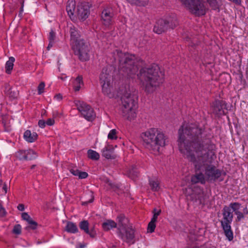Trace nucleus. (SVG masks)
<instances>
[{
	"label": "nucleus",
	"instance_id": "nucleus-27",
	"mask_svg": "<svg viewBox=\"0 0 248 248\" xmlns=\"http://www.w3.org/2000/svg\"><path fill=\"white\" fill-rule=\"evenodd\" d=\"M113 149L110 146H106L102 151V155L107 159L112 158Z\"/></svg>",
	"mask_w": 248,
	"mask_h": 248
},
{
	"label": "nucleus",
	"instance_id": "nucleus-3",
	"mask_svg": "<svg viewBox=\"0 0 248 248\" xmlns=\"http://www.w3.org/2000/svg\"><path fill=\"white\" fill-rule=\"evenodd\" d=\"M142 145L152 153L159 152L161 147H164L168 141V137L159 128H150L142 132L140 135Z\"/></svg>",
	"mask_w": 248,
	"mask_h": 248
},
{
	"label": "nucleus",
	"instance_id": "nucleus-44",
	"mask_svg": "<svg viewBox=\"0 0 248 248\" xmlns=\"http://www.w3.org/2000/svg\"><path fill=\"white\" fill-rule=\"evenodd\" d=\"M46 124L48 125H53L55 123V121L53 119L49 118L47 120V121L46 122Z\"/></svg>",
	"mask_w": 248,
	"mask_h": 248
},
{
	"label": "nucleus",
	"instance_id": "nucleus-17",
	"mask_svg": "<svg viewBox=\"0 0 248 248\" xmlns=\"http://www.w3.org/2000/svg\"><path fill=\"white\" fill-rule=\"evenodd\" d=\"M79 227L80 230L83 231L85 233L89 235L92 238H95L96 235V232L94 227L89 229V223L87 220H82L79 223Z\"/></svg>",
	"mask_w": 248,
	"mask_h": 248
},
{
	"label": "nucleus",
	"instance_id": "nucleus-11",
	"mask_svg": "<svg viewBox=\"0 0 248 248\" xmlns=\"http://www.w3.org/2000/svg\"><path fill=\"white\" fill-rule=\"evenodd\" d=\"M114 62H129L137 60V57L128 53H123L121 50L116 49L112 53Z\"/></svg>",
	"mask_w": 248,
	"mask_h": 248
},
{
	"label": "nucleus",
	"instance_id": "nucleus-33",
	"mask_svg": "<svg viewBox=\"0 0 248 248\" xmlns=\"http://www.w3.org/2000/svg\"><path fill=\"white\" fill-rule=\"evenodd\" d=\"M212 10H216L219 9V4L217 0H206Z\"/></svg>",
	"mask_w": 248,
	"mask_h": 248
},
{
	"label": "nucleus",
	"instance_id": "nucleus-32",
	"mask_svg": "<svg viewBox=\"0 0 248 248\" xmlns=\"http://www.w3.org/2000/svg\"><path fill=\"white\" fill-rule=\"evenodd\" d=\"M35 153L32 150L26 151L25 160H31L35 158Z\"/></svg>",
	"mask_w": 248,
	"mask_h": 248
},
{
	"label": "nucleus",
	"instance_id": "nucleus-20",
	"mask_svg": "<svg viewBox=\"0 0 248 248\" xmlns=\"http://www.w3.org/2000/svg\"><path fill=\"white\" fill-rule=\"evenodd\" d=\"M118 223L119 225L118 230L120 231L121 229L127 228L128 220L126 218L124 214H120L117 217Z\"/></svg>",
	"mask_w": 248,
	"mask_h": 248
},
{
	"label": "nucleus",
	"instance_id": "nucleus-31",
	"mask_svg": "<svg viewBox=\"0 0 248 248\" xmlns=\"http://www.w3.org/2000/svg\"><path fill=\"white\" fill-rule=\"evenodd\" d=\"M149 185L151 189L154 191H157L160 188L159 183L157 180H150Z\"/></svg>",
	"mask_w": 248,
	"mask_h": 248
},
{
	"label": "nucleus",
	"instance_id": "nucleus-35",
	"mask_svg": "<svg viewBox=\"0 0 248 248\" xmlns=\"http://www.w3.org/2000/svg\"><path fill=\"white\" fill-rule=\"evenodd\" d=\"M116 134L117 131L116 129H113L111 130L108 134V139L110 140H116L117 138Z\"/></svg>",
	"mask_w": 248,
	"mask_h": 248
},
{
	"label": "nucleus",
	"instance_id": "nucleus-39",
	"mask_svg": "<svg viewBox=\"0 0 248 248\" xmlns=\"http://www.w3.org/2000/svg\"><path fill=\"white\" fill-rule=\"evenodd\" d=\"M139 173L134 169L130 170L128 172L129 177L132 179H135L138 176Z\"/></svg>",
	"mask_w": 248,
	"mask_h": 248
},
{
	"label": "nucleus",
	"instance_id": "nucleus-24",
	"mask_svg": "<svg viewBox=\"0 0 248 248\" xmlns=\"http://www.w3.org/2000/svg\"><path fill=\"white\" fill-rule=\"evenodd\" d=\"M102 227L105 231H108L117 227V223L112 220H108L102 224Z\"/></svg>",
	"mask_w": 248,
	"mask_h": 248
},
{
	"label": "nucleus",
	"instance_id": "nucleus-54",
	"mask_svg": "<svg viewBox=\"0 0 248 248\" xmlns=\"http://www.w3.org/2000/svg\"><path fill=\"white\" fill-rule=\"evenodd\" d=\"M20 3L21 5V8H20V12H22L23 10V7H24V0H20Z\"/></svg>",
	"mask_w": 248,
	"mask_h": 248
},
{
	"label": "nucleus",
	"instance_id": "nucleus-9",
	"mask_svg": "<svg viewBox=\"0 0 248 248\" xmlns=\"http://www.w3.org/2000/svg\"><path fill=\"white\" fill-rule=\"evenodd\" d=\"M74 103L77 109L84 118L89 121L94 120L95 117V113L90 105L79 100H75Z\"/></svg>",
	"mask_w": 248,
	"mask_h": 248
},
{
	"label": "nucleus",
	"instance_id": "nucleus-25",
	"mask_svg": "<svg viewBox=\"0 0 248 248\" xmlns=\"http://www.w3.org/2000/svg\"><path fill=\"white\" fill-rule=\"evenodd\" d=\"M81 85H83V78L82 76H78L73 82V89L75 92L79 91Z\"/></svg>",
	"mask_w": 248,
	"mask_h": 248
},
{
	"label": "nucleus",
	"instance_id": "nucleus-16",
	"mask_svg": "<svg viewBox=\"0 0 248 248\" xmlns=\"http://www.w3.org/2000/svg\"><path fill=\"white\" fill-rule=\"evenodd\" d=\"M191 200L195 202H199L200 204L205 205L206 195L200 188H195L190 195Z\"/></svg>",
	"mask_w": 248,
	"mask_h": 248
},
{
	"label": "nucleus",
	"instance_id": "nucleus-23",
	"mask_svg": "<svg viewBox=\"0 0 248 248\" xmlns=\"http://www.w3.org/2000/svg\"><path fill=\"white\" fill-rule=\"evenodd\" d=\"M64 231L71 233H76L78 232V229L76 224L69 221L66 222Z\"/></svg>",
	"mask_w": 248,
	"mask_h": 248
},
{
	"label": "nucleus",
	"instance_id": "nucleus-50",
	"mask_svg": "<svg viewBox=\"0 0 248 248\" xmlns=\"http://www.w3.org/2000/svg\"><path fill=\"white\" fill-rule=\"evenodd\" d=\"M230 1H231L236 4L239 5L241 4V0H228Z\"/></svg>",
	"mask_w": 248,
	"mask_h": 248
},
{
	"label": "nucleus",
	"instance_id": "nucleus-26",
	"mask_svg": "<svg viewBox=\"0 0 248 248\" xmlns=\"http://www.w3.org/2000/svg\"><path fill=\"white\" fill-rule=\"evenodd\" d=\"M4 93L9 97L15 98L16 97V93L12 91V87L9 84L6 83L4 84Z\"/></svg>",
	"mask_w": 248,
	"mask_h": 248
},
{
	"label": "nucleus",
	"instance_id": "nucleus-52",
	"mask_svg": "<svg viewBox=\"0 0 248 248\" xmlns=\"http://www.w3.org/2000/svg\"><path fill=\"white\" fill-rule=\"evenodd\" d=\"M2 189L4 191L5 193L7 192L8 187L7 185L5 183H4L3 185Z\"/></svg>",
	"mask_w": 248,
	"mask_h": 248
},
{
	"label": "nucleus",
	"instance_id": "nucleus-45",
	"mask_svg": "<svg viewBox=\"0 0 248 248\" xmlns=\"http://www.w3.org/2000/svg\"><path fill=\"white\" fill-rule=\"evenodd\" d=\"M46 123L43 120H40L38 122V125L41 128H44L46 126Z\"/></svg>",
	"mask_w": 248,
	"mask_h": 248
},
{
	"label": "nucleus",
	"instance_id": "nucleus-37",
	"mask_svg": "<svg viewBox=\"0 0 248 248\" xmlns=\"http://www.w3.org/2000/svg\"><path fill=\"white\" fill-rule=\"evenodd\" d=\"M155 227H156L155 223L150 221L148 225V227H147L148 232H149L150 233H152V232H154Z\"/></svg>",
	"mask_w": 248,
	"mask_h": 248
},
{
	"label": "nucleus",
	"instance_id": "nucleus-34",
	"mask_svg": "<svg viewBox=\"0 0 248 248\" xmlns=\"http://www.w3.org/2000/svg\"><path fill=\"white\" fill-rule=\"evenodd\" d=\"M26 150H19L16 153V157L20 160H25Z\"/></svg>",
	"mask_w": 248,
	"mask_h": 248
},
{
	"label": "nucleus",
	"instance_id": "nucleus-36",
	"mask_svg": "<svg viewBox=\"0 0 248 248\" xmlns=\"http://www.w3.org/2000/svg\"><path fill=\"white\" fill-rule=\"evenodd\" d=\"M13 67L14 63H6L5 72L8 74H10L13 69Z\"/></svg>",
	"mask_w": 248,
	"mask_h": 248
},
{
	"label": "nucleus",
	"instance_id": "nucleus-38",
	"mask_svg": "<svg viewBox=\"0 0 248 248\" xmlns=\"http://www.w3.org/2000/svg\"><path fill=\"white\" fill-rule=\"evenodd\" d=\"M13 232L16 234H20L21 233V226L20 224L15 225L13 230Z\"/></svg>",
	"mask_w": 248,
	"mask_h": 248
},
{
	"label": "nucleus",
	"instance_id": "nucleus-42",
	"mask_svg": "<svg viewBox=\"0 0 248 248\" xmlns=\"http://www.w3.org/2000/svg\"><path fill=\"white\" fill-rule=\"evenodd\" d=\"M6 215L7 212L6 211L5 208L3 207L2 204L0 203V217H5L6 216Z\"/></svg>",
	"mask_w": 248,
	"mask_h": 248
},
{
	"label": "nucleus",
	"instance_id": "nucleus-19",
	"mask_svg": "<svg viewBox=\"0 0 248 248\" xmlns=\"http://www.w3.org/2000/svg\"><path fill=\"white\" fill-rule=\"evenodd\" d=\"M120 66L123 67H126L125 72L127 73V75L131 78H132L133 75H135L138 71V67L137 65L134 64V63H121Z\"/></svg>",
	"mask_w": 248,
	"mask_h": 248
},
{
	"label": "nucleus",
	"instance_id": "nucleus-4",
	"mask_svg": "<svg viewBox=\"0 0 248 248\" xmlns=\"http://www.w3.org/2000/svg\"><path fill=\"white\" fill-rule=\"evenodd\" d=\"M70 43L75 54L78 56L81 61L89 60V46L83 39H80V35L78 29L73 25L69 27Z\"/></svg>",
	"mask_w": 248,
	"mask_h": 248
},
{
	"label": "nucleus",
	"instance_id": "nucleus-46",
	"mask_svg": "<svg viewBox=\"0 0 248 248\" xmlns=\"http://www.w3.org/2000/svg\"><path fill=\"white\" fill-rule=\"evenodd\" d=\"M79 170L78 169L74 170L73 169L70 170V172L75 176H78L79 173Z\"/></svg>",
	"mask_w": 248,
	"mask_h": 248
},
{
	"label": "nucleus",
	"instance_id": "nucleus-21",
	"mask_svg": "<svg viewBox=\"0 0 248 248\" xmlns=\"http://www.w3.org/2000/svg\"><path fill=\"white\" fill-rule=\"evenodd\" d=\"M25 140L29 142L35 141L38 138V135L36 132L31 133L29 130H26L24 134Z\"/></svg>",
	"mask_w": 248,
	"mask_h": 248
},
{
	"label": "nucleus",
	"instance_id": "nucleus-43",
	"mask_svg": "<svg viewBox=\"0 0 248 248\" xmlns=\"http://www.w3.org/2000/svg\"><path fill=\"white\" fill-rule=\"evenodd\" d=\"M88 176V173L85 171H79L78 173V177L80 179H85Z\"/></svg>",
	"mask_w": 248,
	"mask_h": 248
},
{
	"label": "nucleus",
	"instance_id": "nucleus-48",
	"mask_svg": "<svg viewBox=\"0 0 248 248\" xmlns=\"http://www.w3.org/2000/svg\"><path fill=\"white\" fill-rule=\"evenodd\" d=\"M18 210L22 211L24 210V205L23 204H19L17 206Z\"/></svg>",
	"mask_w": 248,
	"mask_h": 248
},
{
	"label": "nucleus",
	"instance_id": "nucleus-41",
	"mask_svg": "<svg viewBox=\"0 0 248 248\" xmlns=\"http://www.w3.org/2000/svg\"><path fill=\"white\" fill-rule=\"evenodd\" d=\"M37 226L38 223L36 221H33L26 227V229L28 230L29 229H31V230H35L37 228Z\"/></svg>",
	"mask_w": 248,
	"mask_h": 248
},
{
	"label": "nucleus",
	"instance_id": "nucleus-29",
	"mask_svg": "<svg viewBox=\"0 0 248 248\" xmlns=\"http://www.w3.org/2000/svg\"><path fill=\"white\" fill-rule=\"evenodd\" d=\"M55 37L56 35L55 32L53 30H51V31L49 32V35L48 37L49 44L47 47V50H49L50 48L53 46L55 42Z\"/></svg>",
	"mask_w": 248,
	"mask_h": 248
},
{
	"label": "nucleus",
	"instance_id": "nucleus-12",
	"mask_svg": "<svg viewBox=\"0 0 248 248\" xmlns=\"http://www.w3.org/2000/svg\"><path fill=\"white\" fill-rule=\"evenodd\" d=\"M134 230L132 226L121 229L119 231L120 236L125 242L129 244H133L135 242Z\"/></svg>",
	"mask_w": 248,
	"mask_h": 248
},
{
	"label": "nucleus",
	"instance_id": "nucleus-22",
	"mask_svg": "<svg viewBox=\"0 0 248 248\" xmlns=\"http://www.w3.org/2000/svg\"><path fill=\"white\" fill-rule=\"evenodd\" d=\"M191 182L192 184L200 183L202 184H204L205 179L204 174L202 172H200L192 176Z\"/></svg>",
	"mask_w": 248,
	"mask_h": 248
},
{
	"label": "nucleus",
	"instance_id": "nucleus-14",
	"mask_svg": "<svg viewBox=\"0 0 248 248\" xmlns=\"http://www.w3.org/2000/svg\"><path fill=\"white\" fill-rule=\"evenodd\" d=\"M114 13L111 7H107L102 12L101 17L102 24L106 27H108L113 23Z\"/></svg>",
	"mask_w": 248,
	"mask_h": 248
},
{
	"label": "nucleus",
	"instance_id": "nucleus-59",
	"mask_svg": "<svg viewBox=\"0 0 248 248\" xmlns=\"http://www.w3.org/2000/svg\"><path fill=\"white\" fill-rule=\"evenodd\" d=\"M2 183V181L1 179H0V185H1Z\"/></svg>",
	"mask_w": 248,
	"mask_h": 248
},
{
	"label": "nucleus",
	"instance_id": "nucleus-8",
	"mask_svg": "<svg viewBox=\"0 0 248 248\" xmlns=\"http://www.w3.org/2000/svg\"><path fill=\"white\" fill-rule=\"evenodd\" d=\"M178 25L176 15L171 14L164 18L159 19L154 27V31L157 34H161L168 30L173 29Z\"/></svg>",
	"mask_w": 248,
	"mask_h": 248
},
{
	"label": "nucleus",
	"instance_id": "nucleus-10",
	"mask_svg": "<svg viewBox=\"0 0 248 248\" xmlns=\"http://www.w3.org/2000/svg\"><path fill=\"white\" fill-rule=\"evenodd\" d=\"M210 110L212 113L218 118L226 115L224 109H227V103L223 100L216 99L210 103Z\"/></svg>",
	"mask_w": 248,
	"mask_h": 248
},
{
	"label": "nucleus",
	"instance_id": "nucleus-47",
	"mask_svg": "<svg viewBox=\"0 0 248 248\" xmlns=\"http://www.w3.org/2000/svg\"><path fill=\"white\" fill-rule=\"evenodd\" d=\"M21 217L23 220H27L29 219L30 216L28 214V213L24 212L22 213Z\"/></svg>",
	"mask_w": 248,
	"mask_h": 248
},
{
	"label": "nucleus",
	"instance_id": "nucleus-56",
	"mask_svg": "<svg viewBox=\"0 0 248 248\" xmlns=\"http://www.w3.org/2000/svg\"><path fill=\"white\" fill-rule=\"evenodd\" d=\"M26 221L28 222V224H30L31 223V222H32L33 220H32V219L30 217H29V219L27 220Z\"/></svg>",
	"mask_w": 248,
	"mask_h": 248
},
{
	"label": "nucleus",
	"instance_id": "nucleus-61",
	"mask_svg": "<svg viewBox=\"0 0 248 248\" xmlns=\"http://www.w3.org/2000/svg\"><path fill=\"white\" fill-rule=\"evenodd\" d=\"M223 179L222 178V179L220 180V181H223Z\"/></svg>",
	"mask_w": 248,
	"mask_h": 248
},
{
	"label": "nucleus",
	"instance_id": "nucleus-18",
	"mask_svg": "<svg viewBox=\"0 0 248 248\" xmlns=\"http://www.w3.org/2000/svg\"><path fill=\"white\" fill-rule=\"evenodd\" d=\"M76 1L75 0H68L66 3V10L71 19H74L76 17L75 11Z\"/></svg>",
	"mask_w": 248,
	"mask_h": 248
},
{
	"label": "nucleus",
	"instance_id": "nucleus-15",
	"mask_svg": "<svg viewBox=\"0 0 248 248\" xmlns=\"http://www.w3.org/2000/svg\"><path fill=\"white\" fill-rule=\"evenodd\" d=\"M232 212L236 216L235 221L237 222H240L248 214V209L247 207H245L243 208L242 211H241V204L240 203L233 202H232Z\"/></svg>",
	"mask_w": 248,
	"mask_h": 248
},
{
	"label": "nucleus",
	"instance_id": "nucleus-28",
	"mask_svg": "<svg viewBox=\"0 0 248 248\" xmlns=\"http://www.w3.org/2000/svg\"><path fill=\"white\" fill-rule=\"evenodd\" d=\"M126 0L131 4L140 6H144L146 5L149 2V0Z\"/></svg>",
	"mask_w": 248,
	"mask_h": 248
},
{
	"label": "nucleus",
	"instance_id": "nucleus-55",
	"mask_svg": "<svg viewBox=\"0 0 248 248\" xmlns=\"http://www.w3.org/2000/svg\"><path fill=\"white\" fill-rule=\"evenodd\" d=\"M15 61V59L13 57H11L9 59V61L7 62H14Z\"/></svg>",
	"mask_w": 248,
	"mask_h": 248
},
{
	"label": "nucleus",
	"instance_id": "nucleus-5",
	"mask_svg": "<svg viewBox=\"0 0 248 248\" xmlns=\"http://www.w3.org/2000/svg\"><path fill=\"white\" fill-rule=\"evenodd\" d=\"M121 101V109L123 117L129 121L134 119L136 116L135 108L136 102L134 95L129 90L126 91L122 95Z\"/></svg>",
	"mask_w": 248,
	"mask_h": 248
},
{
	"label": "nucleus",
	"instance_id": "nucleus-57",
	"mask_svg": "<svg viewBox=\"0 0 248 248\" xmlns=\"http://www.w3.org/2000/svg\"><path fill=\"white\" fill-rule=\"evenodd\" d=\"M35 166H36V165H32V166H31V169H33L35 168Z\"/></svg>",
	"mask_w": 248,
	"mask_h": 248
},
{
	"label": "nucleus",
	"instance_id": "nucleus-40",
	"mask_svg": "<svg viewBox=\"0 0 248 248\" xmlns=\"http://www.w3.org/2000/svg\"><path fill=\"white\" fill-rule=\"evenodd\" d=\"M45 86V84L44 82H41L38 85L37 87L38 93L39 94H41L44 92V88Z\"/></svg>",
	"mask_w": 248,
	"mask_h": 248
},
{
	"label": "nucleus",
	"instance_id": "nucleus-13",
	"mask_svg": "<svg viewBox=\"0 0 248 248\" xmlns=\"http://www.w3.org/2000/svg\"><path fill=\"white\" fill-rule=\"evenodd\" d=\"M89 14L90 6L88 2H82L78 5L76 16L79 19L84 20L88 17Z\"/></svg>",
	"mask_w": 248,
	"mask_h": 248
},
{
	"label": "nucleus",
	"instance_id": "nucleus-30",
	"mask_svg": "<svg viewBox=\"0 0 248 248\" xmlns=\"http://www.w3.org/2000/svg\"><path fill=\"white\" fill-rule=\"evenodd\" d=\"M88 157L90 159L97 160L99 159V154L96 151L90 149L87 152Z\"/></svg>",
	"mask_w": 248,
	"mask_h": 248
},
{
	"label": "nucleus",
	"instance_id": "nucleus-53",
	"mask_svg": "<svg viewBox=\"0 0 248 248\" xmlns=\"http://www.w3.org/2000/svg\"><path fill=\"white\" fill-rule=\"evenodd\" d=\"M157 217H157L155 215H154L150 221L155 223V222L157 221Z\"/></svg>",
	"mask_w": 248,
	"mask_h": 248
},
{
	"label": "nucleus",
	"instance_id": "nucleus-60",
	"mask_svg": "<svg viewBox=\"0 0 248 248\" xmlns=\"http://www.w3.org/2000/svg\"><path fill=\"white\" fill-rule=\"evenodd\" d=\"M61 78L62 79V80H63L64 78H62V77H61Z\"/></svg>",
	"mask_w": 248,
	"mask_h": 248
},
{
	"label": "nucleus",
	"instance_id": "nucleus-58",
	"mask_svg": "<svg viewBox=\"0 0 248 248\" xmlns=\"http://www.w3.org/2000/svg\"><path fill=\"white\" fill-rule=\"evenodd\" d=\"M93 197H92V199L91 200H90L88 202H93Z\"/></svg>",
	"mask_w": 248,
	"mask_h": 248
},
{
	"label": "nucleus",
	"instance_id": "nucleus-51",
	"mask_svg": "<svg viewBox=\"0 0 248 248\" xmlns=\"http://www.w3.org/2000/svg\"><path fill=\"white\" fill-rule=\"evenodd\" d=\"M54 97L58 100H61L62 99V96L60 93L56 94Z\"/></svg>",
	"mask_w": 248,
	"mask_h": 248
},
{
	"label": "nucleus",
	"instance_id": "nucleus-1",
	"mask_svg": "<svg viewBox=\"0 0 248 248\" xmlns=\"http://www.w3.org/2000/svg\"><path fill=\"white\" fill-rule=\"evenodd\" d=\"M178 144L181 153L186 155L189 161L200 170L204 166V174L209 182H215L226 172L214 165L205 164L209 156L215 155L216 145L213 136L207 133L204 126L195 123H183L178 130Z\"/></svg>",
	"mask_w": 248,
	"mask_h": 248
},
{
	"label": "nucleus",
	"instance_id": "nucleus-2",
	"mask_svg": "<svg viewBox=\"0 0 248 248\" xmlns=\"http://www.w3.org/2000/svg\"><path fill=\"white\" fill-rule=\"evenodd\" d=\"M143 89L147 94L154 93L165 81V72L155 63L141 68L137 74Z\"/></svg>",
	"mask_w": 248,
	"mask_h": 248
},
{
	"label": "nucleus",
	"instance_id": "nucleus-49",
	"mask_svg": "<svg viewBox=\"0 0 248 248\" xmlns=\"http://www.w3.org/2000/svg\"><path fill=\"white\" fill-rule=\"evenodd\" d=\"M161 210H159L158 211H156V209H154L153 211L154 215H155L157 217H158L161 213Z\"/></svg>",
	"mask_w": 248,
	"mask_h": 248
},
{
	"label": "nucleus",
	"instance_id": "nucleus-7",
	"mask_svg": "<svg viewBox=\"0 0 248 248\" xmlns=\"http://www.w3.org/2000/svg\"><path fill=\"white\" fill-rule=\"evenodd\" d=\"M115 70V66L108 64L103 68L100 74L99 80L102 86V92L105 95H109L111 93L113 74Z\"/></svg>",
	"mask_w": 248,
	"mask_h": 248
},
{
	"label": "nucleus",
	"instance_id": "nucleus-62",
	"mask_svg": "<svg viewBox=\"0 0 248 248\" xmlns=\"http://www.w3.org/2000/svg\"><path fill=\"white\" fill-rule=\"evenodd\" d=\"M227 76H228V78H230V77L229 75H227Z\"/></svg>",
	"mask_w": 248,
	"mask_h": 248
},
{
	"label": "nucleus",
	"instance_id": "nucleus-6",
	"mask_svg": "<svg viewBox=\"0 0 248 248\" xmlns=\"http://www.w3.org/2000/svg\"><path fill=\"white\" fill-rule=\"evenodd\" d=\"M221 211L223 217L220 221L221 226L225 236L229 241H232L233 238V232L231 226L233 218L232 202L228 206L225 205Z\"/></svg>",
	"mask_w": 248,
	"mask_h": 248
}]
</instances>
